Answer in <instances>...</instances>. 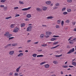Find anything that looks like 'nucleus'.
<instances>
[{
	"label": "nucleus",
	"instance_id": "56",
	"mask_svg": "<svg viewBox=\"0 0 76 76\" xmlns=\"http://www.w3.org/2000/svg\"><path fill=\"white\" fill-rule=\"evenodd\" d=\"M72 39V37H70L68 40V41H70V40H71V39Z\"/></svg>",
	"mask_w": 76,
	"mask_h": 76
},
{
	"label": "nucleus",
	"instance_id": "15",
	"mask_svg": "<svg viewBox=\"0 0 76 76\" xmlns=\"http://www.w3.org/2000/svg\"><path fill=\"white\" fill-rule=\"evenodd\" d=\"M44 36V34H42L40 36V38H43Z\"/></svg>",
	"mask_w": 76,
	"mask_h": 76
},
{
	"label": "nucleus",
	"instance_id": "7",
	"mask_svg": "<svg viewBox=\"0 0 76 76\" xmlns=\"http://www.w3.org/2000/svg\"><path fill=\"white\" fill-rule=\"evenodd\" d=\"M47 9H48L47 7L44 6L42 7V10H44V11H45V10H47Z\"/></svg>",
	"mask_w": 76,
	"mask_h": 76
},
{
	"label": "nucleus",
	"instance_id": "31",
	"mask_svg": "<svg viewBox=\"0 0 76 76\" xmlns=\"http://www.w3.org/2000/svg\"><path fill=\"white\" fill-rule=\"evenodd\" d=\"M57 22L58 24H60V23H61V20H58L57 21Z\"/></svg>",
	"mask_w": 76,
	"mask_h": 76
},
{
	"label": "nucleus",
	"instance_id": "23",
	"mask_svg": "<svg viewBox=\"0 0 76 76\" xmlns=\"http://www.w3.org/2000/svg\"><path fill=\"white\" fill-rule=\"evenodd\" d=\"M57 39L56 38H52L50 40L52 41H55V40H56Z\"/></svg>",
	"mask_w": 76,
	"mask_h": 76
},
{
	"label": "nucleus",
	"instance_id": "16",
	"mask_svg": "<svg viewBox=\"0 0 76 76\" xmlns=\"http://www.w3.org/2000/svg\"><path fill=\"white\" fill-rule=\"evenodd\" d=\"M59 45H58L57 46H55L51 48H50L51 49H54V48H57V47H58V46H59Z\"/></svg>",
	"mask_w": 76,
	"mask_h": 76
},
{
	"label": "nucleus",
	"instance_id": "57",
	"mask_svg": "<svg viewBox=\"0 0 76 76\" xmlns=\"http://www.w3.org/2000/svg\"><path fill=\"white\" fill-rule=\"evenodd\" d=\"M58 8V7H55L54 8V9H57Z\"/></svg>",
	"mask_w": 76,
	"mask_h": 76
},
{
	"label": "nucleus",
	"instance_id": "29",
	"mask_svg": "<svg viewBox=\"0 0 76 76\" xmlns=\"http://www.w3.org/2000/svg\"><path fill=\"white\" fill-rule=\"evenodd\" d=\"M53 63L55 64H58V62L56 61H53Z\"/></svg>",
	"mask_w": 76,
	"mask_h": 76
},
{
	"label": "nucleus",
	"instance_id": "3",
	"mask_svg": "<svg viewBox=\"0 0 76 76\" xmlns=\"http://www.w3.org/2000/svg\"><path fill=\"white\" fill-rule=\"evenodd\" d=\"M19 30V28H18V27H16L15 29H14L13 31V32H15V33H16V32H18V31Z\"/></svg>",
	"mask_w": 76,
	"mask_h": 76
},
{
	"label": "nucleus",
	"instance_id": "54",
	"mask_svg": "<svg viewBox=\"0 0 76 76\" xmlns=\"http://www.w3.org/2000/svg\"><path fill=\"white\" fill-rule=\"evenodd\" d=\"M48 32H46V35H49V33H48Z\"/></svg>",
	"mask_w": 76,
	"mask_h": 76
},
{
	"label": "nucleus",
	"instance_id": "53",
	"mask_svg": "<svg viewBox=\"0 0 76 76\" xmlns=\"http://www.w3.org/2000/svg\"><path fill=\"white\" fill-rule=\"evenodd\" d=\"M48 33H49V35H50L52 34V33L51 32H49Z\"/></svg>",
	"mask_w": 76,
	"mask_h": 76
},
{
	"label": "nucleus",
	"instance_id": "64",
	"mask_svg": "<svg viewBox=\"0 0 76 76\" xmlns=\"http://www.w3.org/2000/svg\"><path fill=\"white\" fill-rule=\"evenodd\" d=\"M74 31H75V32H76V28H75L74 29Z\"/></svg>",
	"mask_w": 76,
	"mask_h": 76
},
{
	"label": "nucleus",
	"instance_id": "39",
	"mask_svg": "<svg viewBox=\"0 0 76 76\" xmlns=\"http://www.w3.org/2000/svg\"><path fill=\"white\" fill-rule=\"evenodd\" d=\"M67 67H68L67 65H63L62 66V67H63V68H67Z\"/></svg>",
	"mask_w": 76,
	"mask_h": 76
},
{
	"label": "nucleus",
	"instance_id": "35",
	"mask_svg": "<svg viewBox=\"0 0 76 76\" xmlns=\"http://www.w3.org/2000/svg\"><path fill=\"white\" fill-rule=\"evenodd\" d=\"M65 22L67 23H69L70 20H67Z\"/></svg>",
	"mask_w": 76,
	"mask_h": 76
},
{
	"label": "nucleus",
	"instance_id": "59",
	"mask_svg": "<svg viewBox=\"0 0 76 76\" xmlns=\"http://www.w3.org/2000/svg\"><path fill=\"white\" fill-rule=\"evenodd\" d=\"M13 72H11L10 73V75H13Z\"/></svg>",
	"mask_w": 76,
	"mask_h": 76
},
{
	"label": "nucleus",
	"instance_id": "37",
	"mask_svg": "<svg viewBox=\"0 0 76 76\" xmlns=\"http://www.w3.org/2000/svg\"><path fill=\"white\" fill-rule=\"evenodd\" d=\"M14 75L15 76H19V74L18 73H14Z\"/></svg>",
	"mask_w": 76,
	"mask_h": 76
},
{
	"label": "nucleus",
	"instance_id": "55",
	"mask_svg": "<svg viewBox=\"0 0 76 76\" xmlns=\"http://www.w3.org/2000/svg\"><path fill=\"white\" fill-rule=\"evenodd\" d=\"M76 38L73 39V41H75V42H76Z\"/></svg>",
	"mask_w": 76,
	"mask_h": 76
},
{
	"label": "nucleus",
	"instance_id": "38",
	"mask_svg": "<svg viewBox=\"0 0 76 76\" xmlns=\"http://www.w3.org/2000/svg\"><path fill=\"white\" fill-rule=\"evenodd\" d=\"M55 5L56 6H60V4H59L58 3H56V4H55Z\"/></svg>",
	"mask_w": 76,
	"mask_h": 76
},
{
	"label": "nucleus",
	"instance_id": "52",
	"mask_svg": "<svg viewBox=\"0 0 76 76\" xmlns=\"http://www.w3.org/2000/svg\"><path fill=\"white\" fill-rule=\"evenodd\" d=\"M25 20H26V21H29V20L28 18H27Z\"/></svg>",
	"mask_w": 76,
	"mask_h": 76
},
{
	"label": "nucleus",
	"instance_id": "36",
	"mask_svg": "<svg viewBox=\"0 0 76 76\" xmlns=\"http://www.w3.org/2000/svg\"><path fill=\"white\" fill-rule=\"evenodd\" d=\"M61 25L62 26H63V25H64V21L62 20L61 22Z\"/></svg>",
	"mask_w": 76,
	"mask_h": 76
},
{
	"label": "nucleus",
	"instance_id": "45",
	"mask_svg": "<svg viewBox=\"0 0 76 76\" xmlns=\"http://www.w3.org/2000/svg\"><path fill=\"white\" fill-rule=\"evenodd\" d=\"M53 37H54V38H57V37H59V36H55V35H54L53 36Z\"/></svg>",
	"mask_w": 76,
	"mask_h": 76
},
{
	"label": "nucleus",
	"instance_id": "19",
	"mask_svg": "<svg viewBox=\"0 0 76 76\" xmlns=\"http://www.w3.org/2000/svg\"><path fill=\"white\" fill-rule=\"evenodd\" d=\"M26 17L28 18H31V14H28L27 15Z\"/></svg>",
	"mask_w": 76,
	"mask_h": 76
},
{
	"label": "nucleus",
	"instance_id": "43",
	"mask_svg": "<svg viewBox=\"0 0 76 76\" xmlns=\"http://www.w3.org/2000/svg\"><path fill=\"white\" fill-rule=\"evenodd\" d=\"M72 24L74 26H75V24H76V22L74 21L72 22Z\"/></svg>",
	"mask_w": 76,
	"mask_h": 76
},
{
	"label": "nucleus",
	"instance_id": "62",
	"mask_svg": "<svg viewBox=\"0 0 76 76\" xmlns=\"http://www.w3.org/2000/svg\"><path fill=\"white\" fill-rule=\"evenodd\" d=\"M38 42H35L34 43V44H38Z\"/></svg>",
	"mask_w": 76,
	"mask_h": 76
},
{
	"label": "nucleus",
	"instance_id": "2",
	"mask_svg": "<svg viewBox=\"0 0 76 76\" xmlns=\"http://www.w3.org/2000/svg\"><path fill=\"white\" fill-rule=\"evenodd\" d=\"M32 26H29L27 28V31H31L32 30Z\"/></svg>",
	"mask_w": 76,
	"mask_h": 76
},
{
	"label": "nucleus",
	"instance_id": "9",
	"mask_svg": "<svg viewBox=\"0 0 76 76\" xmlns=\"http://www.w3.org/2000/svg\"><path fill=\"white\" fill-rule=\"evenodd\" d=\"M51 3V1H46L45 2V3L46 4H48V5L49 4H50Z\"/></svg>",
	"mask_w": 76,
	"mask_h": 76
},
{
	"label": "nucleus",
	"instance_id": "24",
	"mask_svg": "<svg viewBox=\"0 0 76 76\" xmlns=\"http://www.w3.org/2000/svg\"><path fill=\"white\" fill-rule=\"evenodd\" d=\"M12 34H8V36H7V38H10V37H12Z\"/></svg>",
	"mask_w": 76,
	"mask_h": 76
},
{
	"label": "nucleus",
	"instance_id": "25",
	"mask_svg": "<svg viewBox=\"0 0 76 76\" xmlns=\"http://www.w3.org/2000/svg\"><path fill=\"white\" fill-rule=\"evenodd\" d=\"M16 45H18V43L12 44V46L13 47H15V46H16Z\"/></svg>",
	"mask_w": 76,
	"mask_h": 76
},
{
	"label": "nucleus",
	"instance_id": "33",
	"mask_svg": "<svg viewBox=\"0 0 76 76\" xmlns=\"http://www.w3.org/2000/svg\"><path fill=\"white\" fill-rule=\"evenodd\" d=\"M56 28H57V29H59L60 28V26L58 25H56Z\"/></svg>",
	"mask_w": 76,
	"mask_h": 76
},
{
	"label": "nucleus",
	"instance_id": "46",
	"mask_svg": "<svg viewBox=\"0 0 76 76\" xmlns=\"http://www.w3.org/2000/svg\"><path fill=\"white\" fill-rule=\"evenodd\" d=\"M58 43V42H56L54 43H53V44L54 45H56V44H57Z\"/></svg>",
	"mask_w": 76,
	"mask_h": 76
},
{
	"label": "nucleus",
	"instance_id": "49",
	"mask_svg": "<svg viewBox=\"0 0 76 76\" xmlns=\"http://www.w3.org/2000/svg\"><path fill=\"white\" fill-rule=\"evenodd\" d=\"M13 38H14V37H10L9 38V40H10V39H13Z\"/></svg>",
	"mask_w": 76,
	"mask_h": 76
},
{
	"label": "nucleus",
	"instance_id": "8",
	"mask_svg": "<svg viewBox=\"0 0 76 76\" xmlns=\"http://www.w3.org/2000/svg\"><path fill=\"white\" fill-rule=\"evenodd\" d=\"M23 56V53H20L18 55V57H22Z\"/></svg>",
	"mask_w": 76,
	"mask_h": 76
},
{
	"label": "nucleus",
	"instance_id": "17",
	"mask_svg": "<svg viewBox=\"0 0 76 76\" xmlns=\"http://www.w3.org/2000/svg\"><path fill=\"white\" fill-rule=\"evenodd\" d=\"M25 26V23H22L21 25V27H24Z\"/></svg>",
	"mask_w": 76,
	"mask_h": 76
},
{
	"label": "nucleus",
	"instance_id": "48",
	"mask_svg": "<svg viewBox=\"0 0 76 76\" xmlns=\"http://www.w3.org/2000/svg\"><path fill=\"white\" fill-rule=\"evenodd\" d=\"M0 7H4V5H1L0 6Z\"/></svg>",
	"mask_w": 76,
	"mask_h": 76
},
{
	"label": "nucleus",
	"instance_id": "34",
	"mask_svg": "<svg viewBox=\"0 0 76 76\" xmlns=\"http://www.w3.org/2000/svg\"><path fill=\"white\" fill-rule=\"evenodd\" d=\"M37 54H34L32 55V56L33 57H37Z\"/></svg>",
	"mask_w": 76,
	"mask_h": 76
},
{
	"label": "nucleus",
	"instance_id": "61",
	"mask_svg": "<svg viewBox=\"0 0 76 76\" xmlns=\"http://www.w3.org/2000/svg\"><path fill=\"white\" fill-rule=\"evenodd\" d=\"M31 41V40H28L27 42H30Z\"/></svg>",
	"mask_w": 76,
	"mask_h": 76
},
{
	"label": "nucleus",
	"instance_id": "51",
	"mask_svg": "<svg viewBox=\"0 0 76 76\" xmlns=\"http://www.w3.org/2000/svg\"><path fill=\"white\" fill-rule=\"evenodd\" d=\"M19 16H20V15H19V14H17L15 16V17H18Z\"/></svg>",
	"mask_w": 76,
	"mask_h": 76
},
{
	"label": "nucleus",
	"instance_id": "18",
	"mask_svg": "<svg viewBox=\"0 0 76 76\" xmlns=\"http://www.w3.org/2000/svg\"><path fill=\"white\" fill-rule=\"evenodd\" d=\"M36 10L37 11H41L42 10L41 9V8H39V7H37L36 8Z\"/></svg>",
	"mask_w": 76,
	"mask_h": 76
},
{
	"label": "nucleus",
	"instance_id": "1",
	"mask_svg": "<svg viewBox=\"0 0 76 76\" xmlns=\"http://www.w3.org/2000/svg\"><path fill=\"white\" fill-rule=\"evenodd\" d=\"M75 51V48H72V49H71L69 50V52L67 53V54H71L72 53H73Z\"/></svg>",
	"mask_w": 76,
	"mask_h": 76
},
{
	"label": "nucleus",
	"instance_id": "12",
	"mask_svg": "<svg viewBox=\"0 0 76 76\" xmlns=\"http://www.w3.org/2000/svg\"><path fill=\"white\" fill-rule=\"evenodd\" d=\"M20 67H21V66H20L16 69V71L17 72H19V69H20Z\"/></svg>",
	"mask_w": 76,
	"mask_h": 76
},
{
	"label": "nucleus",
	"instance_id": "5",
	"mask_svg": "<svg viewBox=\"0 0 76 76\" xmlns=\"http://www.w3.org/2000/svg\"><path fill=\"white\" fill-rule=\"evenodd\" d=\"M46 18L47 19H53V18H54V17L52 16H50L47 17Z\"/></svg>",
	"mask_w": 76,
	"mask_h": 76
},
{
	"label": "nucleus",
	"instance_id": "32",
	"mask_svg": "<svg viewBox=\"0 0 76 76\" xmlns=\"http://www.w3.org/2000/svg\"><path fill=\"white\" fill-rule=\"evenodd\" d=\"M68 13L66 12H64L63 13V15H67Z\"/></svg>",
	"mask_w": 76,
	"mask_h": 76
},
{
	"label": "nucleus",
	"instance_id": "27",
	"mask_svg": "<svg viewBox=\"0 0 76 76\" xmlns=\"http://www.w3.org/2000/svg\"><path fill=\"white\" fill-rule=\"evenodd\" d=\"M61 56H62V54H61V55H55V57H61Z\"/></svg>",
	"mask_w": 76,
	"mask_h": 76
},
{
	"label": "nucleus",
	"instance_id": "63",
	"mask_svg": "<svg viewBox=\"0 0 76 76\" xmlns=\"http://www.w3.org/2000/svg\"><path fill=\"white\" fill-rule=\"evenodd\" d=\"M7 46L8 47H9V46H11V44H9L7 45Z\"/></svg>",
	"mask_w": 76,
	"mask_h": 76
},
{
	"label": "nucleus",
	"instance_id": "10",
	"mask_svg": "<svg viewBox=\"0 0 76 76\" xmlns=\"http://www.w3.org/2000/svg\"><path fill=\"white\" fill-rule=\"evenodd\" d=\"M45 68H49L50 67V65L48 64H46L45 65Z\"/></svg>",
	"mask_w": 76,
	"mask_h": 76
},
{
	"label": "nucleus",
	"instance_id": "26",
	"mask_svg": "<svg viewBox=\"0 0 76 76\" xmlns=\"http://www.w3.org/2000/svg\"><path fill=\"white\" fill-rule=\"evenodd\" d=\"M66 7L63 8L62 9V12H64V11H66Z\"/></svg>",
	"mask_w": 76,
	"mask_h": 76
},
{
	"label": "nucleus",
	"instance_id": "47",
	"mask_svg": "<svg viewBox=\"0 0 76 76\" xmlns=\"http://www.w3.org/2000/svg\"><path fill=\"white\" fill-rule=\"evenodd\" d=\"M12 18V17L10 16L9 17H7L6 18H5L6 19H10V18Z\"/></svg>",
	"mask_w": 76,
	"mask_h": 76
},
{
	"label": "nucleus",
	"instance_id": "4",
	"mask_svg": "<svg viewBox=\"0 0 76 76\" xmlns=\"http://www.w3.org/2000/svg\"><path fill=\"white\" fill-rule=\"evenodd\" d=\"M31 8V7H29L23 9H22V11H26V10H29Z\"/></svg>",
	"mask_w": 76,
	"mask_h": 76
},
{
	"label": "nucleus",
	"instance_id": "28",
	"mask_svg": "<svg viewBox=\"0 0 76 76\" xmlns=\"http://www.w3.org/2000/svg\"><path fill=\"white\" fill-rule=\"evenodd\" d=\"M44 57V56L42 55H40L37 56V57Z\"/></svg>",
	"mask_w": 76,
	"mask_h": 76
},
{
	"label": "nucleus",
	"instance_id": "30",
	"mask_svg": "<svg viewBox=\"0 0 76 76\" xmlns=\"http://www.w3.org/2000/svg\"><path fill=\"white\" fill-rule=\"evenodd\" d=\"M72 0H67V2H68V3H72Z\"/></svg>",
	"mask_w": 76,
	"mask_h": 76
},
{
	"label": "nucleus",
	"instance_id": "20",
	"mask_svg": "<svg viewBox=\"0 0 76 76\" xmlns=\"http://www.w3.org/2000/svg\"><path fill=\"white\" fill-rule=\"evenodd\" d=\"M72 65H73V66H76V62H72Z\"/></svg>",
	"mask_w": 76,
	"mask_h": 76
},
{
	"label": "nucleus",
	"instance_id": "50",
	"mask_svg": "<svg viewBox=\"0 0 76 76\" xmlns=\"http://www.w3.org/2000/svg\"><path fill=\"white\" fill-rule=\"evenodd\" d=\"M18 7H16L14 8V10H16L18 9Z\"/></svg>",
	"mask_w": 76,
	"mask_h": 76
},
{
	"label": "nucleus",
	"instance_id": "42",
	"mask_svg": "<svg viewBox=\"0 0 76 76\" xmlns=\"http://www.w3.org/2000/svg\"><path fill=\"white\" fill-rule=\"evenodd\" d=\"M4 7V10H7V7Z\"/></svg>",
	"mask_w": 76,
	"mask_h": 76
},
{
	"label": "nucleus",
	"instance_id": "41",
	"mask_svg": "<svg viewBox=\"0 0 76 76\" xmlns=\"http://www.w3.org/2000/svg\"><path fill=\"white\" fill-rule=\"evenodd\" d=\"M6 1V0H1V3H4Z\"/></svg>",
	"mask_w": 76,
	"mask_h": 76
},
{
	"label": "nucleus",
	"instance_id": "14",
	"mask_svg": "<svg viewBox=\"0 0 76 76\" xmlns=\"http://www.w3.org/2000/svg\"><path fill=\"white\" fill-rule=\"evenodd\" d=\"M69 43L70 44H73L74 43V41L73 40H71L69 41Z\"/></svg>",
	"mask_w": 76,
	"mask_h": 76
},
{
	"label": "nucleus",
	"instance_id": "11",
	"mask_svg": "<svg viewBox=\"0 0 76 76\" xmlns=\"http://www.w3.org/2000/svg\"><path fill=\"white\" fill-rule=\"evenodd\" d=\"M67 12L69 13H70L72 12V9H67Z\"/></svg>",
	"mask_w": 76,
	"mask_h": 76
},
{
	"label": "nucleus",
	"instance_id": "21",
	"mask_svg": "<svg viewBox=\"0 0 76 76\" xmlns=\"http://www.w3.org/2000/svg\"><path fill=\"white\" fill-rule=\"evenodd\" d=\"M14 26H15V24H12L10 26V28H13Z\"/></svg>",
	"mask_w": 76,
	"mask_h": 76
},
{
	"label": "nucleus",
	"instance_id": "13",
	"mask_svg": "<svg viewBox=\"0 0 76 76\" xmlns=\"http://www.w3.org/2000/svg\"><path fill=\"white\" fill-rule=\"evenodd\" d=\"M9 34V32H6L4 34V36L7 37V36H8Z\"/></svg>",
	"mask_w": 76,
	"mask_h": 76
},
{
	"label": "nucleus",
	"instance_id": "60",
	"mask_svg": "<svg viewBox=\"0 0 76 76\" xmlns=\"http://www.w3.org/2000/svg\"><path fill=\"white\" fill-rule=\"evenodd\" d=\"M20 74H21V73H19V75H20L19 76H23V74L22 75H20Z\"/></svg>",
	"mask_w": 76,
	"mask_h": 76
},
{
	"label": "nucleus",
	"instance_id": "40",
	"mask_svg": "<svg viewBox=\"0 0 76 76\" xmlns=\"http://www.w3.org/2000/svg\"><path fill=\"white\" fill-rule=\"evenodd\" d=\"M46 63V62H43L41 63L40 64V65H42L43 64H45Z\"/></svg>",
	"mask_w": 76,
	"mask_h": 76
},
{
	"label": "nucleus",
	"instance_id": "6",
	"mask_svg": "<svg viewBox=\"0 0 76 76\" xmlns=\"http://www.w3.org/2000/svg\"><path fill=\"white\" fill-rule=\"evenodd\" d=\"M14 53H15V52H14V51H10L9 53V54L11 56L13 55V54H14Z\"/></svg>",
	"mask_w": 76,
	"mask_h": 76
},
{
	"label": "nucleus",
	"instance_id": "58",
	"mask_svg": "<svg viewBox=\"0 0 76 76\" xmlns=\"http://www.w3.org/2000/svg\"><path fill=\"white\" fill-rule=\"evenodd\" d=\"M69 67H71V68H72V67H73V66L69 65Z\"/></svg>",
	"mask_w": 76,
	"mask_h": 76
},
{
	"label": "nucleus",
	"instance_id": "22",
	"mask_svg": "<svg viewBox=\"0 0 76 76\" xmlns=\"http://www.w3.org/2000/svg\"><path fill=\"white\" fill-rule=\"evenodd\" d=\"M19 3L20 4H24V3H23V2L21 1H19Z\"/></svg>",
	"mask_w": 76,
	"mask_h": 76
},
{
	"label": "nucleus",
	"instance_id": "44",
	"mask_svg": "<svg viewBox=\"0 0 76 76\" xmlns=\"http://www.w3.org/2000/svg\"><path fill=\"white\" fill-rule=\"evenodd\" d=\"M47 46V44H43V45H42V47H46V46Z\"/></svg>",
	"mask_w": 76,
	"mask_h": 76
}]
</instances>
